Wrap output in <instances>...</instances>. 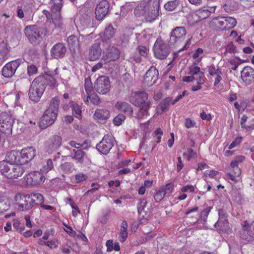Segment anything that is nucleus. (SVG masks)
I'll return each mask as SVG.
<instances>
[{
	"label": "nucleus",
	"mask_w": 254,
	"mask_h": 254,
	"mask_svg": "<svg viewBox=\"0 0 254 254\" xmlns=\"http://www.w3.org/2000/svg\"><path fill=\"white\" fill-rule=\"evenodd\" d=\"M129 101L135 106L139 107L137 114L139 119L149 116L148 110L150 102L148 100V95L145 92H132L129 97Z\"/></svg>",
	"instance_id": "1"
},
{
	"label": "nucleus",
	"mask_w": 254,
	"mask_h": 254,
	"mask_svg": "<svg viewBox=\"0 0 254 254\" xmlns=\"http://www.w3.org/2000/svg\"><path fill=\"white\" fill-rule=\"evenodd\" d=\"M60 99L58 97L53 98L48 109L45 112L39 122L40 127L44 129L52 125L57 119L59 111Z\"/></svg>",
	"instance_id": "2"
},
{
	"label": "nucleus",
	"mask_w": 254,
	"mask_h": 254,
	"mask_svg": "<svg viewBox=\"0 0 254 254\" xmlns=\"http://www.w3.org/2000/svg\"><path fill=\"white\" fill-rule=\"evenodd\" d=\"M24 172L25 168L21 164L0 161V172L8 179L17 178L21 176Z\"/></svg>",
	"instance_id": "3"
},
{
	"label": "nucleus",
	"mask_w": 254,
	"mask_h": 254,
	"mask_svg": "<svg viewBox=\"0 0 254 254\" xmlns=\"http://www.w3.org/2000/svg\"><path fill=\"white\" fill-rule=\"evenodd\" d=\"M45 81L43 76H38L32 82L29 90L30 99L35 102L39 101L45 89Z\"/></svg>",
	"instance_id": "4"
},
{
	"label": "nucleus",
	"mask_w": 254,
	"mask_h": 254,
	"mask_svg": "<svg viewBox=\"0 0 254 254\" xmlns=\"http://www.w3.org/2000/svg\"><path fill=\"white\" fill-rule=\"evenodd\" d=\"M14 120V117L9 113L2 112L0 114V131L6 136L12 133Z\"/></svg>",
	"instance_id": "5"
},
{
	"label": "nucleus",
	"mask_w": 254,
	"mask_h": 254,
	"mask_svg": "<svg viewBox=\"0 0 254 254\" xmlns=\"http://www.w3.org/2000/svg\"><path fill=\"white\" fill-rule=\"evenodd\" d=\"M171 52L170 47L161 39L157 38L154 45L155 56L161 60L166 59Z\"/></svg>",
	"instance_id": "6"
},
{
	"label": "nucleus",
	"mask_w": 254,
	"mask_h": 254,
	"mask_svg": "<svg viewBox=\"0 0 254 254\" xmlns=\"http://www.w3.org/2000/svg\"><path fill=\"white\" fill-rule=\"evenodd\" d=\"M42 30L36 25L27 26L24 29V33L29 41L32 44H37L42 40Z\"/></svg>",
	"instance_id": "7"
},
{
	"label": "nucleus",
	"mask_w": 254,
	"mask_h": 254,
	"mask_svg": "<svg viewBox=\"0 0 254 254\" xmlns=\"http://www.w3.org/2000/svg\"><path fill=\"white\" fill-rule=\"evenodd\" d=\"M187 31L184 27H177L170 33L169 42L171 45H179L183 43L186 37Z\"/></svg>",
	"instance_id": "8"
},
{
	"label": "nucleus",
	"mask_w": 254,
	"mask_h": 254,
	"mask_svg": "<svg viewBox=\"0 0 254 254\" xmlns=\"http://www.w3.org/2000/svg\"><path fill=\"white\" fill-rule=\"evenodd\" d=\"M63 0H51L49 5L52 11V20L54 24L60 26L62 24V17L60 11L63 6Z\"/></svg>",
	"instance_id": "9"
},
{
	"label": "nucleus",
	"mask_w": 254,
	"mask_h": 254,
	"mask_svg": "<svg viewBox=\"0 0 254 254\" xmlns=\"http://www.w3.org/2000/svg\"><path fill=\"white\" fill-rule=\"evenodd\" d=\"M96 91L99 94H106L109 92L111 87L110 79L108 76H99L94 83Z\"/></svg>",
	"instance_id": "10"
},
{
	"label": "nucleus",
	"mask_w": 254,
	"mask_h": 254,
	"mask_svg": "<svg viewBox=\"0 0 254 254\" xmlns=\"http://www.w3.org/2000/svg\"><path fill=\"white\" fill-rule=\"evenodd\" d=\"M24 60L18 59L6 64L2 68V73L6 78L12 77L15 73L17 68L23 63Z\"/></svg>",
	"instance_id": "11"
},
{
	"label": "nucleus",
	"mask_w": 254,
	"mask_h": 254,
	"mask_svg": "<svg viewBox=\"0 0 254 254\" xmlns=\"http://www.w3.org/2000/svg\"><path fill=\"white\" fill-rule=\"evenodd\" d=\"M218 214L219 219L214 224L215 228L219 231L230 233L231 230L228 224L227 216L222 210H219Z\"/></svg>",
	"instance_id": "12"
},
{
	"label": "nucleus",
	"mask_w": 254,
	"mask_h": 254,
	"mask_svg": "<svg viewBox=\"0 0 254 254\" xmlns=\"http://www.w3.org/2000/svg\"><path fill=\"white\" fill-rule=\"evenodd\" d=\"M114 145L113 138L112 136L105 135L102 140L96 145V149L99 152L103 154H107L109 153L111 149Z\"/></svg>",
	"instance_id": "13"
},
{
	"label": "nucleus",
	"mask_w": 254,
	"mask_h": 254,
	"mask_svg": "<svg viewBox=\"0 0 254 254\" xmlns=\"http://www.w3.org/2000/svg\"><path fill=\"white\" fill-rule=\"evenodd\" d=\"M43 172L34 171L29 173L24 177L27 185H36L42 183L44 182L45 178Z\"/></svg>",
	"instance_id": "14"
},
{
	"label": "nucleus",
	"mask_w": 254,
	"mask_h": 254,
	"mask_svg": "<svg viewBox=\"0 0 254 254\" xmlns=\"http://www.w3.org/2000/svg\"><path fill=\"white\" fill-rule=\"evenodd\" d=\"M160 4L158 0L151 2L148 10L146 12L145 17L147 21L152 22L158 18L159 15Z\"/></svg>",
	"instance_id": "15"
},
{
	"label": "nucleus",
	"mask_w": 254,
	"mask_h": 254,
	"mask_svg": "<svg viewBox=\"0 0 254 254\" xmlns=\"http://www.w3.org/2000/svg\"><path fill=\"white\" fill-rule=\"evenodd\" d=\"M29 195H22L20 193L16 194L14 196V200L18 204V209L20 211H26L31 209L33 205L28 203L27 198H29Z\"/></svg>",
	"instance_id": "16"
},
{
	"label": "nucleus",
	"mask_w": 254,
	"mask_h": 254,
	"mask_svg": "<svg viewBox=\"0 0 254 254\" xmlns=\"http://www.w3.org/2000/svg\"><path fill=\"white\" fill-rule=\"evenodd\" d=\"M120 55V52L117 48L110 47L104 51L102 60L106 64L118 60Z\"/></svg>",
	"instance_id": "17"
},
{
	"label": "nucleus",
	"mask_w": 254,
	"mask_h": 254,
	"mask_svg": "<svg viewBox=\"0 0 254 254\" xmlns=\"http://www.w3.org/2000/svg\"><path fill=\"white\" fill-rule=\"evenodd\" d=\"M20 153V158L18 161L23 166L34 158L36 155V150L33 147H28L23 149Z\"/></svg>",
	"instance_id": "18"
},
{
	"label": "nucleus",
	"mask_w": 254,
	"mask_h": 254,
	"mask_svg": "<svg viewBox=\"0 0 254 254\" xmlns=\"http://www.w3.org/2000/svg\"><path fill=\"white\" fill-rule=\"evenodd\" d=\"M109 4L106 0H101L95 9L96 18L98 20L103 19L109 11Z\"/></svg>",
	"instance_id": "19"
},
{
	"label": "nucleus",
	"mask_w": 254,
	"mask_h": 254,
	"mask_svg": "<svg viewBox=\"0 0 254 254\" xmlns=\"http://www.w3.org/2000/svg\"><path fill=\"white\" fill-rule=\"evenodd\" d=\"M158 77V70L155 67L151 66L146 72L144 82L148 86H152L156 82Z\"/></svg>",
	"instance_id": "20"
},
{
	"label": "nucleus",
	"mask_w": 254,
	"mask_h": 254,
	"mask_svg": "<svg viewBox=\"0 0 254 254\" xmlns=\"http://www.w3.org/2000/svg\"><path fill=\"white\" fill-rule=\"evenodd\" d=\"M70 152V156L76 163L83 164L86 158V154L83 149H69L68 147H64Z\"/></svg>",
	"instance_id": "21"
},
{
	"label": "nucleus",
	"mask_w": 254,
	"mask_h": 254,
	"mask_svg": "<svg viewBox=\"0 0 254 254\" xmlns=\"http://www.w3.org/2000/svg\"><path fill=\"white\" fill-rule=\"evenodd\" d=\"M212 209L211 207H207L200 213V218L192 225L196 229H201L205 227L208 215Z\"/></svg>",
	"instance_id": "22"
},
{
	"label": "nucleus",
	"mask_w": 254,
	"mask_h": 254,
	"mask_svg": "<svg viewBox=\"0 0 254 254\" xmlns=\"http://www.w3.org/2000/svg\"><path fill=\"white\" fill-rule=\"evenodd\" d=\"M241 78L246 85L250 84L254 80V69L246 66L241 71Z\"/></svg>",
	"instance_id": "23"
},
{
	"label": "nucleus",
	"mask_w": 254,
	"mask_h": 254,
	"mask_svg": "<svg viewBox=\"0 0 254 254\" xmlns=\"http://www.w3.org/2000/svg\"><path fill=\"white\" fill-rule=\"evenodd\" d=\"M28 2L27 3V5H24L23 7L22 6H18L16 9L17 16L22 19L24 18L25 15H30L31 12V9L33 7V0H28Z\"/></svg>",
	"instance_id": "24"
},
{
	"label": "nucleus",
	"mask_w": 254,
	"mask_h": 254,
	"mask_svg": "<svg viewBox=\"0 0 254 254\" xmlns=\"http://www.w3.org/2000/svg\"><path fill=\"white\" fill-rule=\"evenodd\" d=\"M102 53V50L100 44L96 43L90 48L88 54V58L91 61H94L99 59Z\"/></svg>",
	"instance_id": "25"
},
{
	"label": "nucleus",
	"mask_w": 254,
	"mask_h": 254,
	"mask_svg": "<svg viewBox=\"0 0 254 254\" xmlns=\"http://www.w3.org/2000/svg\"><path fill=\"white\" fill-rule=\"evenodd\" d=\"M225 17H216L213 18L209 23L210 26L216 30H225Z\"/></svg>",
	"instance_id": "26"
},
{
	"label": "nucleus",
	"mask_w": 254,
	"mask_h": 254,
	"mask_svg": "<svg viewBox=\"0 0 254 254\" xmlns=\"http://www.w3.org/2000/svg\"><path fill=\"white\" fill-rule=\"evenodd\" d=\"M66 51L65 47L61 43L56 44L51 49V53L52 57L56 59L64 57Z\"/></svg>",
	"instance_id": "27"
},
{
	"label": "nucleus",
	"mask_w": 254,
	"mask_h": 254,
	"mask_svg": "<svg viewBox=\"0 0 254 254\" xmlns=\"http://www.w3.org/2000/svg\"><path fill=\"white\" fill-rule=\"evenodd\" d=\"M115 109L124 112L127 115H131L133 110L131 106L127 103L122 101H118L115 105Z\"/></svg>",
	"instance_id": "28"
},
{
	"label": "nucleus",
	"mask_w": 254,
	"mask_h": 254,
	"mask_svg": "<svg viewBox=\"0 0 254 254\" xmlns=\"http://www.w3.org/2000/svg\"><path fill=\"white\" fill-rule=\"evenodd\" d=\"M20 152L18 151L12 150L8 152L5 156V160L2 161H6L10 164H21L20 161Z\"/></svg>",
	"instance_id": "29"
},
{
	"label": "nucleus",
	"mask_w": 254,
	"mask_h": 254,
	"mask_svg": "<svg viewBox=\"0 0 254 254\" xmlns=\"http://www.w3.org/2000/svg\"><path fill=\"white\" fill-rule=\"evenodd\" d=\"M243 230L241 233V237L242 239L247 242H251L254 239V235L251 231L249 230L250 225L245 221L243 225Z\"/></svg>",
	"instance_id": "30"
},
{
	"label": "nucleus",
	"mask_w": 254,
	"mask_h": 254,
	"mask_svg": "<svg viewBox=\"0 0 254 254\" xmlns=\"http://www.w3.org/2000/svg\"><path fill=\"white\" fill-rule=\"evenodd\" d=\"M109 117V111L104 109H97L94 115L95 120L99 123L107 120Z\"/></svg>",
	"instance_id": "31"
},
{
	"label": "nucleus",
	"mask_w": 254,
	"mask_h": 254,
	"mask_svg": "<svg viewBox=\"0 0 254 254\" xmlns=\"http://www.w3.org/2000/svg\"><path fill=\"white\" fill-rule=\"evenodd\" d=\"M223 7L226 12H231L238 9L239 4L234 0H226Z\"/></svg>",
	"instance_id": "32"
},
{
	"label": "nucleus",
	"mask_w": 254,
	"mask_h": 254,
	"mask_svg": "<svg viewBox=\"0 0 254 254\" xmlns=\"http://www.w3.org/2000/svg\"><path fill=\"white\" fill-rule=\"evenodd\" d=\"M62 143V138L58 135L53 136L50 140V144L48 145L50 151H52L59 148Z\"/></svg>",
	"instance_id": "33"
},
{
	"label": "nucleus",
	"mask_w": 254,
	"mask_h": 254,
	"mask_svg": "<svg viewBox=\"0 0 254 254\" xmlns=\"http://www.w3.org/2000/svg\"><path fill=\"white\" fill-rule=\"evenodd\" d=\"M127 228H128V225H127V221H124L122 222V225L121 227L120 232L119 236V238H118L119 240L121 242H125L127 237Z\"/></svg>",
	"instance_id": "34"
},
{
	"label": "nucleus",
	"mask_w": 254,
	"mask_h": 254,
	"mask_svg": "<svg viewBox=\"0 0 254 254\" xmlns=\"http://www.w3.org/2000/svg\"><path fill=\"white\" fill-rule=\"evenodd\" d=\"M59 170L62 174H70L74 170V165L72 163L65 162L60 166Z\"/></svg>",
	"instance_id": "35"
},
{
	"label": "nucleus",
	"mask_w": 254,
	"mask_h": 254,
	"mask_svg": "<svg viewBox=\"0 0 254 254\" xmlns=\"http://www.w3.org/2000/svg\"><path fill=\"white\" fill-rule=\"evenodd\" d=\"M238 163L234 160L231 163V166L234 169V175L229 174L227 175L228 178L232 181H236V177H239L241 174L240 169L237 167Z\"/></svg>",
	"instance_id": "36"
},
{
	"label": "nucleus",
	"mask_w": 254,
	"mask_h": 254,
	"mask_svg": "<svg viewBox=\"0 0 254 254\" xmlns=\"http://www.w3.org/2000/svg\"><path fill=\"white\" fill-rule=\"evenodd\" d=\"M115 31L113 27L109 25L107 26L104 31L102 39L103 41H107L112 38L114 35Z\"/></svg>",
	"instance_id": "37"
},
{
	"label": "nucleus",
	"mask_w": 254,
	"mask_h": 254,
	"mask_svg": "<svg viewBox=\"0 0 254 254\" xmlns=\"http://www.w3.org/2000/svg\"><path fill=\"white\" fill-rule=\"evenodd\" d=\"M67 42L70 50H74L76 48L79 47V41L77 37L74 35H71L68 37Z\"/></svg>",
	"instance_id": "38"
},
{
	"label": "nucleus",
	"mask_w": 254,
	"mask_h": 254,
	"mask_svg": "<svg viewBox=\"0 0 254 254\" xmlns=\"http://www.w3.org/2000/svg\"><path fill=\"white\" fill-rule=\"evenodd\" d=\"M211 12L208 7H203L197 11V15L200 20L204 19L209 16Z\"/></svg>",
	"instance_id": "39"
},
{
	"label": "nucleus",
	"mask_w": 254,
	"mask_h": 254,
	"mask_svg": "<svg viewBox=\"0 0 254 254\" xmlns=\"http://www.w3.org/2000/svg\"><path fill=\"white\" fill-rule=\"evenodd\" d=\"M71 107L73 116L79 119H81L82 115L80 106L76 103L72 102H71Z\"/></svg>",
	"instance_id": "40"
},
{
	"label": "nucleus",
	"mask_w": 254,
	"mask_h": 254,
	"mask_svg": "<svg viewBox=\"0 0 254 254\" xmlns=\"http://www.w3.org/2000/svg\"><path fill=\"white\" fill-rule=\"evenodd\" d=\"M226 29L228 30L234 28L237 24L236 20L232 17H225Z\"/></svg>",
	"instance_id": "41"
},
{
	"label": "nucleus",
	"mask_w": 254,
	"mask_h": 254,
	"mask_svg": "<svg viewBox=\"0 0 254 254\" xmlns=\"http://www.w3.org/2000/svg\"><path fill=\"white\" fill-rule=\"evenodd\" d=\"M179 1V0L169 1L164 5V8L168 11H173L178 6Z\"/></svg>",
	"instance_id": "42"
},
{
	"label": "nucleus",
	"mask_w": 254,
	"mask_h": 254,
	"mask_svg": "<svg viewBox=\"0 0 254 254\" xmlns=\"http://www.w3.org/2000/svg\"><path fill=\"white\" fill-rule=\"evenodd\" d=\"M203 52V49L202 48H198L193 54L192 58L194 59H197L195 61V64H198L201 61L202 58V56L201 55H202Z\"/></svg>",
	"instance_id": "43"
},
{
	"label": "nucleus",
	"mask_w": 254,
	"mask_h": 254,
	"mask_svg": "<svg viewBox=\"0 0 254 254\" xmlns=\"http://www.w3.org/2000/svg\"><path fill=\"white\" fill-rule=\"evenodd\" d=\"M172 101V98L170 97H167L161 102L159 105V107L162 111H165L167 109L169 106V103Z\"/></svg>",
	"instance_id": "44"
},
{
	"label": "nucleus",
	"mask_w": 254,
	"mask_h": 254,
	"mask_svg": "<svg viewBox=\"0 0 254 254\" xmlns=\"http://www.w3.org/2000/svg\"><path fill=\"white\" fill-rule=\"evenodd\" d=\"M166 193L161 188L159 189L156 192L154 195V199L156 202H160L164 197Z\"/></svg>",
	"instance_id": "45"
},
{
	"label": "nucleus",
	"mask_w": 254,
	"mask_h": 254,
	"mask_svg": "<svg viewBox=\"0 0 254 254\" xmlns=\"http://www.w3.org/2000/svg\"><path fill=\"white\" fill-rule=\"evenodd\" d=\"M53 168L54 165L52 160L51 159H48L47 161L46 165L43 167L42 169H41V171L44 173H47Z\"/></svg>",
	"instance_id": "46"
},
{
	"label": "nucleus",
	"mask_w": 254,
	"mask_h": 254,
	"mask_svg": "<svg viewBox=\"0 0 254 254\" xmlns=\"http://www.w3.org/2000/svg\"><path fill=\"white\" fill-rule=\"evenodd\" d=\"M183 156L187 158L188 161H190V159L195 158L196 154L192 149L190 148L184 152Z\"/></svg>",
	"instance_id": "47"
},
{
	"label": "nucleus",
	"mask_w": 254,
	"mask_h": 254,
	"mask_svg": "<svg viewBox=\"0 0 254 254\" xmlns=\"http://www.w3.org/2000/svg\"><path fill=\"white\" fill-rule=\"evenodd\" d=\"M8 57V51L7 49L0 51V66L3 64Z\"/></svg>",
	"instance_id": "48"
},
{
	"label": "nucleus",
	"mask_w": 254,
	"mask_h": 254,
	"mask_svg": "<svg viewBox=\"0 0 254 254\" xmlns=\"http://www.w3.org/2000/svg\"><path fill=\"white\" fill-rule=\"evenodd\" d=\"M125 119L126 117L125 115L121 114H119L114 119V124L116 126H119L125 121Z\"/></svg>",
	"instance_id": "49"
},
{
	"label": "nucleus",
	"mask_w": 254,
	"mask_h": 254,
	"mask_svg": "<svg viewBox=\"0 0 254 254\" xmlns=\"http://www.w3.org/2000/svg\"><path fill=\"white\" fill-rule=\"evenodd\" d=\"M208 71L209 74L214 77L221 73V71L219 68H216L214 65H211L209 67Z\"/></svg>",
	"instance_id": "50"
},
{
	"label": "nucleus",
	"mask_w": 254,
	"mask_h": 254,
	"mask_svg": "<svg viewBox=\"0 0 254 254\" xmlns=\"http://www.w3.org/2000/svg\"><path fill=\"white\" fill-rule=\"evenodd\" d=\"M147 202L145 199L141 200L137 205L138 211L139 213H141L142 212H147L145 210Z\"/></svg>",
	"instance_id": "51"
},
{
	"label": "nucleus",
	"mask_w": 254,
	"mask_h": 254,
	"mask_svg": "<svg viewBox=\"0 0 254 254\" xmlns=\"http://www.w3.org/2000/svg\"><path fill=\"white\" fill-rule=\"evenodd\" d=\"M161 188L164 190L166 194H170L173 191L174 188V184L171 182L167 184L164 187Z\"/></svg>",
	"instance_id": "52"
},
{
	"label": "nucleus",
	"mask_w": 254,
	"mask_h": 254,
	"mask_svg": "<svg viewBox=\"0 0 254 254\" xmlns=\"http://www.w3.org/2000/svg\"><path fill=\"white\" fill-rule=\"evenodd\" d=\"M162 135L163 131L160 128H157L154 131V137L155 138V141L157 143L160 142Z\"/></svg>",
	"instance_id": "53"
},
{
	"label": "nucleus",
	"mask_w": 254,
	"mask_h": 254,
	"mask_svg": "<svg viewBox=\"0 0 254 254\" xmlns=\"http://www.w3.org/2000/svg\"><path fill=\"white\" fill-rule=\"evenodd\" d=\"M44 245L50 248L51 249H55L58 247L59 241L57 239L48 241L47 242H44Z\"/></svg>",
	"instance_id": "54"
},
{
	"label": "nucleus",
	"mask_w": 254,
	"mask_h": 254,
	"mask_svg": "<svg viewBox=\"0 0 254 254\" xmlns=\"http://www.w3.org/2000/svg\"><path fill=\"white\" fill-rule=\"evenodd\" d=\"M87 178V176L82 173H80L75 175V182L77 183L85 181Z\"/></svg>",
	"instance_id": "55"
},
{
	"label": "nucleus",
	"mask_w": 254,
	"mask_h": 254,
	"mask_svg": "<svg viewBox=\"0 0 254 254\" xmlns=\"http://www.w3.org/2000/svg\"><path fill=\"white\" fill-rule=\"evenodd\" d=\"M243 140V137L241 136L237 137L234 141H233L229 145L228 149H232L236 147H237L242 141Z\"/></svg>",
	"instance_id": "56"
},
{
	"label": "nucleus",
	"mask_w": 254,
	"mask_h": 254,
	"mask_svg": "<svg viewBox=\"0 0 254 254\" xmlns=\"http://www.w3.org/2000/svg\"><path fill=\"white\" fill-rule=\"evenodd\" d=\"M37 68L34 64H30L27 66V72L29 76L33 75L37 73Z\"/></svg>",
	"instance_id": "57"
},
{
	"label": "nucleus",
	"mask_w": 254,
	"mask_h": 254,
	"mask_svg": "<svg viewBox=\"0 0 254 254\" xmlns=\"http://www.w3.org/2000/svg\"><path fill=\"white\" fill-rule=\"evenodd\" d=\"M138 50L139 54L143 57L147 56L149 52V49L146 46H138Z\"/></svg>",
	"instance_id": "58"
},
{
	"label": "nucleus",
	"mask_w": 254,
	"mask_h": 254,
	"mask_svg": "<svg viewBox=\"0 0 254 254\" xmlns=\"http://www.w3.org/2000/svg\"><path fill=\"white\" fill-rule=\"evenodd\" d=\"M181 190L182 192L184 193L187 192L188 191L193 192L195 191V187L192 185H188L182 187L181 189Z\"/></svg>",
	"instance_id": "59"
},
{
	"label": "nucleus",
	"mask_w": 254,
	"mask_h": 254,
	"mask_svg": "<svg viewBox=\"0 0 254 254\" xmlns=\"http://www.w3.org/2000/svg\"><path fill=\"white\" fill-rule=\"evenodd\" d=\"M190 73L192 75H194L197 74H199V75L202 72L200 71V68L198 66L191 65L190 67Z\"/></svg>",
	"instance_id": "60"
},
{
	"label": "nucleus",
	"mask_w": 254,
	"mask_h": 254,
	"mask_svg": "<svg viewBox=\"0 0 254 254\" xmlns=\"http://www.w3.org/2000/svg\"><path fill=\"white\" fill-rule=\"evenodd\" d=\"M31 196L37 199L38 201L37 204H40L41 205V204L44 203V196L41 194L39 193H34L31 194Z\"/></svg>",
	"instance_id": "61"
},
{
	"label": "nucleus",
	"mask_w": 254,
	"mask_h": 254,
	"mask_svg": "<svg viewBox=\"0 0 254 254\" xmlns=\"http://www.w3.org/2000/svg\"><path fill=\"white\" fill-rule=\"evenodd\" d=\"M218 172L213 170H207L204 172V175L206 177H209L211 178H214Z\"/></svg>",
	"instance_id": "62"
},
{
	"label": "nucleus",
	"mask_w": 254,
	"mask_h": 254,
	"mask_svg": "<svg viewBox=\"0 0 254 254\" xmlns=\"http://www.w3.org/2000/svg\"><path fill=\"white\" fill-rule=\"evenodd\" d=\"M140 129L144 132H147L149 129V121H147L144 123L140 124Z\"/></svg>",
	"instance_id": "63"
},
{
	"label": "nucleus",
	"mask_w": 254,
	"mask_h": 254,
	"mask_svg": "<svg viewBox=\"0 0 254 254\" xmlns=\"http://www.w3.org/2000/svg\"><path fill=\"white\" fill-rule=\"evenodd\" d=\"M69 144L70 146L74 148L76 150L80 149L83 148V144H80L76 142L75 141H70L69 142Z\"/></svg>",
	"instance_id": "64"
}]
</instances>
